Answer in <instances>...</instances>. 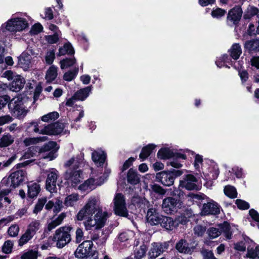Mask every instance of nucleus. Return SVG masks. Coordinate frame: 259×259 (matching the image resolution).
<instances>
[{"label":"nucleus","instance_id":"nucleus-1","mask_svg":"<svg viewBox=\"0 0 259 259\" xmlns=\"http://www.w3.org/2000/svg\"><path fill=\"white\" fill-rule=\"evenodd\" d=\"M109 215L107 211H103L99 199L92 196L78 212L76 218L78 221L84 220L83 224L87 231L98 230L105 226Z\"/></svg>","mask_w":259,"mask_h":259},{"label":"nucleus","instance_id":"nucleus-2","mask_svg":"<svg viewBox=\"0 0 259 259\" xmlns=\"http://www.w3.org/2000/svg\"><path fill=\"white\" fill-rule=\"evenodd\" d=\"M235 230H237L238 229L234 226H231L228 223L225 222L223 224L219 225L218 228H209L207 231V233L210 239H214L219 237L222 232H223L226 239H230L232 234L234 232Z\"/></svg>","mask_w":259,"mask_h":259},{"label":"nucleus","instance_id":"nucleus-3","mask_svg":"<svg viewBox=\"0 0 259 259\" xmlns=\"http://www.w3.org/2000/svg\"><path fill=\"white\" fill-rule=\"evenodd\" d=\"M71 230L70 226H63L56 230L53 239L56 242L57 247L61 248L70 241Z\"/></svg>","mask_w":259,"mask_h":259},{"label":"nucleus","instance_id":"nucleus-4","mask_svg":"<svg viewBox=\"0 0 259 259\" xmlns=\"http://www.w3.org/2000/svg\"><path fill=\"white\" fill-rule=\"evenodd\" d=\"M28 27V23L25 19L14 16L2 25V29L17 32L23 31Z\"/></svg>","mask_w":259,"mask_h":259},{"label":"nucleus","instance_id":"nucleus-5","mask_svg":"<svg viewBox=\"0 0 259 259\" xmlns=\"http://www.w3.org/2000/svg\"><path fill=\"white\" fill-rule=\"evenodd\" d=\"M33 124H34V132L42 135H58L63 132V130L65 128V125L60 122L48 124L41 129L39 128L37 123H33Z\"/></svg>","mask_w":259,"mask_h":259},{"label":"nucleus","instance_id":"nucleus-6","mask_svg":"<svg viewBox=\"0 0 259 259\" xmlns=\"http://www.w3.org/2000/svg\"><path fill=\"white\" fill-rule=\"evenodd\" d=\"M11 113L15 117L20 118L27 113L22 98L19 97L13 98L8 104Z\"/></svg>","mask_w":259,"mask_h":259},{"label":"nucleus","instance_id":"nucleus-7","mask_svg":"<svg viewBox=\"0 0 259 259\" xmlns=\"http://www.w3.org/2000/svg\"><path fill=\"white\" fill-rule=\"evenodd\" d=\"M182 174V171L175 170L173 171H162L156 174V179L165 186H170L173 185L175 178Z\"/></svg>","mask_w":259,"mask_h":259},{"label":"nucleus","instance_id":"nucleus-8","mask_svg":"<svg viewBox=\"0 0 259 259\" xmlns=\"http://www.w3.org/2000/svg\"><path fill=\"white\" fill-rule=\"evenodd\" d=\"M58 149L59 147L56 142H49L40 149V156L44 159H47L50 161L52 160L57 157L56 151Z\"/></svg>","mask_w":259,"mask_h":259},{"label":"nucleus","instance_id":"nucleus-9","mask_svg":"<svg viewBox=\"0 0 259 259\" xmlns=\"http://www.w3.org/2000/svg\"><path fill=\"white\" fill-rule=\"evenodd\" d=\"M182 204L180 200L171 197H167L163 200L162 208L167 214H171L180 208Z\"/></svg>","mask_w":259,"mask_h":259},{"label":"nucleus","instance_id":"nucleus-10","mask_svg":"<svg viewBox=\"0 0 259 259\" xmlns=\"http://www.w3.org/2000/svg\"><path fill=\"white\" fill-rule=\"evenodd\" d=\"M26 172L23 170H18L12 172L7 179H3L1 185L3 186L7 181L11 182L10 187L15 188L18 186L25 180Z\"/></svg>","mask_w":259,"mask_h":259},{"label":"nucleus","instance_id":"nucleus-11","mask_svg":"<svg viewBox=\"0 0 259 259\" xmlns=\"http://www.w3.org/2000/svg\"><path fill=\"white\" fill-rule=\"evenodd\" d=\"M113 201L115 214L123 217L127 216V210L124 196L120 193L116 194Z\"/></svg>","mask_w":259,"mask_h":259},{"label":"nucleus","instance_id":"nucleus-12","mask_svg":"<svg viewBox=\"0 0 259 259\" xmlns=\"http://www.w3.org/2000/svg\"><path fill=\"white\" fill-rule=\"evenodd\" d=\"M47 178L46 182V187L47 190L53 193L56 190L57 180L59 176V172L55 168H50L47 171Z\"/></svg>","mask_w":259,"mask_h":259},{"label":"nucleus","instance_id":"nucleus-13","mask_svg":"<svg viewBox=\"0 0 259 259\" xmlns=\"http://www.w3.org/2000/svg\"><path fill=\"white\" fill-rule=\"evenodd\" d=\"M64 177L68 184L72 187L76 186L83 179L82 171L80 170L72 171V169H67Z\"/></svg>","mask_w":259,"mask_h":259},{"label":"nucleus","instance_id":"nucleus-14","mask_svg":"<svg viewBox=\"0 0 259 259\" xmlns=\"http://www.w3.org/2000/svg\"><path fill=\"white\" fill-rule=\"evenodd\" d=\"M93 242L90 240L83 241L77 248L75 255L76 257L83 258L90 255Z\"/></svg>","mask_w":259,"mask_h":259},{"label":"nucleus","instance_id":"nucleus-15","mask_svg":"<svg viewBox=\"0 0 259 259\" xmlns=\"http://www.w3.org/2000/svg\"><path fill=\"white\" fill-rule=\"evenodd\" d=\"M83 154L80 153L67 160L64 163V166L67 169H72V171L79 170V168L83 163Z\"/></svg>","mask_w":259,"mask_h":259},{"label":"nucleus","instance_id":"nucleus-16","mask_svg":"<svg viewBox=\"0 0 259 259\" xmlns=\"http://www.w3.org/2000/svg\"><path fill=\"white\" fill-rule=\"evenodd\" d=\"M34 54L33 51L30 49H27L23 52L18 58V65L24 70H27L30 67L31 55Z\"/></svg>","mask_w":259,"mask_h":259},{"label":"nucleus","instance_id":"nucleus-17","mask_svg":"<svg viewBox=\"0 0 259 259\" xmlns=\"http://www.w3.org/2000/svg\"><path fill=\"white\" fill-rule=\"evenodd\" d=\"M157 156L161 159H166L172 157L181 158L182 159L186 158V155L179 153L174 152L168 148H161L158 152Z\"/></svg>","mask_w":259,"mask_h":259},{"label":"nucleus","instance_id":"nucleus-18","mask_svg":"<svg viewBox=\"0 0 259 259\" xmlns=\"http://www.w3.org/2000/svg\"><path fill=\"white\" fill-rule=\"evenodd\" d=\"M181 223L179 218L173 219L172 218L162 215L159 224L162 228L171 231L176 229Z\"/></svg>","mask_w":259,"mask_h":259},{"label":"nucleus","instance_id":"nucleus-19","mask_svg":"<svg viewBox=\"0 0 259 259\" xmlns=\"http://www.w3.org/2000/svg\"><path fill=\"white\" fill-rule=\"evenodd\" d=\"M220 206L212 200L206 203H204L201 210V214L202 215H215L220 213Z\"/></svg>","mask_w":259,"mask_h":259},{"label":"nucleus","instance_id":"nucleus-20","mask_svg":"<svg viewBox=\"0 0 259 259\" xmlns=\"http://www.w3.org/2000/svg\"><path fill=\"white\" fill-rule=\"evenodd\" d=\"M196 178L192 175H187L183 180L180 181L179 188H185V189L192 190L197 189Z\"/></svg>","mask_w":259,"mask_h":259},{"label":"nucleus","instance_id":"nucleus-21","mask_svg":"<svg viewBox=\"0 0 259 259\" xmlns=\"http://www.w3.org/2000/svg\"><path fill=\"white\" fill-rule=\"evenodd\" d=\"M167 247L168 244L166 243H153L148 252L149 258H155L162 253L164 249L167 248Z\"/></svg>","mask_w":259,"mask_h":259},{"label":"nucleus","instance_id":"nucleus-22","mask_svg":"<svg viewBox=\"0 0 259 259\" xmlns=\"http://www.w3.org/2000/svg\"><path fill=\"white\" fill-rule=\"evenodd\" d=\"M242 11L240 7L234 8L228 14L227 21L229 25H236L242 16Z\"/></svg>","mask_w":259,"mask_h":259},{"label":"nucleus","instance_id":"nucleus-23","mask_svg":"<svg viewBox=\"0 0 259 259\" xmlns=\"http://www.w3.org/2000/svg\"><path fill=\"white\" fill-rule=\"evenodd\" d=\"M162 217L156 209L152 208L147 211L146 220L151 225H157L160 223Z\"/></svg>","mask_w":259,"mask_h":259},{"label":"nucleus","instance_id":"nucleus-24","mask_svg":"<svg viewBox=\"0 0 259 259\" xmlns=\"http://www.w3.org/2000/svg\"><path fill=\"white\" fill-rule=\"evenodd\" d=\"M24 84V79L20 75H16L9 85V90L13 92H19L23 88Z\"/></svg>","mask_w":259,"mask_h":259},{"label":"nucleus","instance_id":"nucleus-25","mask_svg":"<svg viewBox=\"0 0 259 259\" xmlns=\"http://www.w3.org/2000/svg\"><path fill=\"white\" fill-rule=\"evenodd\" d=\"M92 158L96 165L100 166L105 162L106 155L104 151L99 149L92 153Z\"/></svg>","mask_w":259,"mask_h":259},{"label":"nucleus","instance_id":"nucleus-26","mask_svg":"<svg viewBox=\"0 0 259 259\" xmlns=\"http://www.w3.org/2000/svg\"><path fill=\"white\" fill-rule=\"evenodd\" d=\"M202 172L205 179L211 181L216 179L219 175V171L217 166H210L208 169L202 168Z\"/></svg>","mask_w":259,"mask_h":259},{"label":"nucleus","instance_id":"nucleus-27","mask_svg":"<svg viewBox=\"0 0 259 259\" xmlns=\"http://www.w3.org/2000/svg\"><path fill=\"white\" fill-rule=\"evenodd\" d=\"M66 217L65 213H61L57 218H53L50 222H48L47 229L51 231L57 226L62 224L63 220Z\"/></svg>","mask_w":259,"mask_h":259},{"label":"nucleus","instance_id":"nucleus-28","mask_svg":"<svg viewBox=\"0 0 259 259\" xmlns=\"http://www.w3.org/2000/svg\"><path fill=\"white\" fill-rule=\"evenodd\" d=\"M80 199L79 194L72 193L67 195L64 201V205L67 207H73L76 205L77 202Z\"/></svg>","mask_w":259,"mask_h":259},{"label":"nucleus","instance_id":"nucleus-29","mask_svg":"<svg viewBox=\"0 0 259 259\" xmlns=\"http://www.w3.org/2000/svg\"><path fill=\"white\" fill-rule=\"evenodd\" d=\"M233 62L234 61H232L227 55L225 54L217 59L215 61V64L219 68H221L223 66L230 68L229 65L232 66Z\"/></svg>","mask_w":259,"mask_h":259},{"label":"nucleus","instance_id":"nucleus-30","mask_svg":"<svg viewBox=\"0 0 259 259\" xmlns=\"http://www.w3.org/2000/svg\"><path fill=\"white\" fill-rule=\"evenodd\" d=\"M91 91V86L80 89L74 94V98H76L77 100L83 101L89 96Z\"/></svg>","mask_w":259,"mask_h":259},{"label":"nucleus","instance_id":"nucleus-31","mask_svg":"<svg viewBox=\"0 0 259 259\" xmlns=\"http://www.w3.org/2000/svg\"><path fill=\"white\" fill-rule=\"evenodd\" d=\"M28 195L31 198L36 197L39 193L40 188L38 184L34 182H29L27 184Z\"/></svg>","mask_w":259,"mask_h":259},{"label":"nucleus","instance_id":"nucleus-32","mask_svg":"<svg viewBox=\"0 0 259 259\" xmlns=\"http://www.w3.org/2000/svg\"><path fill=\"white\" fill-rule=\"evenodd\" d=\"M230 56L232 59L237 60L242 53V49L239 44H233L229 50Z\"/></svg>","mask_w":259,"mask_h":259},{"label":"nucleus","instance_id":"nucleus-33","mask_svg":"<svg viewBox=\"0 0 259 259\" xmlns=\"http://www.w3.org/2000/svg\"><path fill=\"white\" fill-rule=\"evenodd\" d=\"M103 235V232H101V235L100 232H94L91 236V239L92 240L91 241L95 242L97 244L100 246L103 245L105 243L107 238L105 236H102Z\"/></svg>","mask_w":259,"mask_h":259},{"label":"nucleus","instance_id":"nucleus-34","mask_svg":"<svg viewBox=\"0 0 259 259\" xmlns=\"http://www.w3.org/2000/svg\"><path fill=\"white\" fill-rule=\"evenodd\" d=\"M244 47L249 51H259V39H253L245 41Z\"/></svg>","mask_w":259,"mask_h":259},{"label":"nucleus","instance_id":"nucleus-35","mask_svg":"<svg viewBox=\"0 0 259 259\" xmlns=\"http://www.w3.org/2000/svg\"><path fill=\"white\" fill-rule=\"evenodd\" d=\"M259 13V9L254 6H248L244 12L243 18L244 19H250L252 17L255 16L258 17Z\"/></svg>","mask_w":259,"mask_h":259},{"label":"nucleus","instance_id":"nucleus-36","mask_svg":"<svg viewBox=\"0 0 259 259\" xmlns=\"http://www.w3.org/2000/svg\"><path fill=\"white\" fill-rule=\"evenodd\" d=\"M156 147V145L153 144H150L143 148L139 157L142 160L146 159L152 153V151Z\"/></svg>","mask_w":259,"mask_h":259},{"label":"nucleus","instance_id":"nucleus-37","mask_svg":"<svg viewBox=\"0 0 259 259\" xmlns=\"http://www.w3.org/2000/svg\"><path fill=\"white\" fill-rule=\"evenodd\" d=\"M74 53V49L69 42L65 44L63 47H60L58 53V56H63L66 54L72 55Z\"/></svg>","mask_w":259,"mask_h":259},{"label":"nucleus","instance_id":"nucleus-38","mask_svg":"<svg viewBox=\"0 0 259 259\" xmlns=\"http://www.w3.org/2000/svg\"><path fill=\"white\" fill-rule=\"evenodd\" d=\"M41 226L39 221L33 220L28 225L26 230L34 236L40 228Z\"/></svg>","mask_w":259,"mask_h":259},{"label":"nucleus","instance_id":"nucleus-39","mask_svg":"<svg viewBox=\"0 0 259 259\" xmlns=\"http://www.w3.org/2000/svg\"><path fill=\"white\" fill-rule=\"evenodd\" d=\"M127 181L132 185H136L139 183L140 177L137 171L130 169L127 174Z\"/></svg>","mask_w":259,"mask_h":259},{"label":"nucleus","instance_id":"nucleus-40","mask_svg":"<svg viewBox=\"0 0 259 259\" xmlns=\"http://www.w3.org/2000/svg\"><path fill=\"white\" fill-rule=\"evenodd\" d=\"M176 247L181 253H189L191 251V249L188 247L187 241L183 239H181L177 243Z\"/></svg>","mask_w":259,"mask_h":259},{"label":"nucleus","instance_id":"nucleus-41","mask_svg":"<svg viewBox=\"0 0 259 259\" xmlns=\"http://www.w3.org/2000/svg\"><path fill=\"white\" fill-rule=\"evenodd\" d=\"M14 141V137L11 135L7 134L4 135L0 141V147H6L12 144Z\"/></svg>","mask_w":259,"mask_h":259},{"label":"nucleus","instance_id":"nucleus-42","mask_svg":"<svg viewBox=\"0 0 259 259\" xmlns=\"http://www.w3.org/2000/svg\"><path fill=\"white\" fill-rule=\"evenodd\" d=\"M46 140H47V137L43 136L37 138H27L24 140L23 142L25 146H28Z\"/></svg>","mask_w":259,"mask_h":259},{"label":"nucleus","instance_id":"nucleus-43","mask_svg":"<svg viewBox=\"0 0 259 259\" xmlns=\"http://www.w3.org/2000/svg\"><path fill=\"white\" fill-rule=\"evenodd\" d=\"M57 75V68L54 66H51L47 71L46 75V79L48 82L53 81Z\"/></svg>","mask_w":259,"mask_h":259},{"label":"nucleus","instance_id":"nucleus-44","mask_svg":"<svg viewBox=\"0 0 259 259\" xmlns=\"http://www.w3.org/2000/svg\"><path fill=\"white\" fill-rule=\"evenodd\" d=\"M34 235L26 230L25 233L21 236L18 241V245L20 246H23L28 243L33 237Z\"/></svg>","mask_w":259,"mask_h":259},{"label":"nucleus","instance_id":"nucleus-45","mask_svg":"<svg viewBox=\"0 0 259 259\" xmlns=\"http://www.w3.org/2000/svg\"><path fill=\"white\" fill-rule=\"evenodd\" d=\"M134 232L132 231L128 230L123 232L119 235L118 240L120 242H127L132 239L134 236Z\"/></svg>","mask_w":259,"mask_h":259},{"label":"nucleus","instance_id":"nucleus-46","mask_svg":"<svg viewBox=\"0 0 259 259\" xmlns=\"http://www.w3.org/2000/svg\"><path fill=\"white\" fill-rule=\"evenodd\" d=\"M78 72V68L76 67L72 70L65 72L63 75V79L67 81L74 79Z\"/></svg>","mask_w":259,"mask_h":259},{"label":"nucleus","instance_id":"nucleus-47","mask_svg":"<svg viewBox=\"0 0 259 259\" xmlns=\"http://www.w3.org/2000/svg\"><path fill=\"white\" fill-rule=\"evenodd\" d=\"M194 165L195 169L199 171H201V169L202 170V168H205L203 163V158L201 155L199 154L195 155Z\"/></svg>","mask_w":259,"mask_h":259},{"label":"nucleus","instance_id":"nucleus-48","mask_svg":"<svg viewBox=\"0 0 259 259\" xmlns=\"http://www.w3.org/2000/svg\"><path fill=\"white\" fill-rule=\"evenodd\" d=\"M247 256L251 258H257L259 259V245L255 248L253 247H247Z\"/></svg>","mask_w":259,"mask_h":259},{"label":"nucleus","instance_id":"nucleus-49","mask_svg":"<svg viewBox=\"0 0 259 259\" xmlns=\"http://www.w3.org/2000/svg\"><path fill=\"white\" fill-rule=\"evenodd\" d=\"M59 116V113L56 111H54L43 115L41 117V119L44 122H50L57 119Z\"/></svg>","mask_w":259,"mask_h":259},{"label":"nucleus","instance_id":"nucleus-50","mask_svg":"<svg viewBox=\"0 0 259 259\" xmlns=\"http://www.w3.org/2000/svg\"><path fill=\"white\" fill-rule=\"evenodd\" d=\"M225 194L230 198L237 197V193L235 187L228 185L225 187L224 189Z\"/></svg>","mask_w":259,"mask_h":259},{"label":"nucleus","instance_id":"nucleus-51","mask_svg":"<svg viewBox=\"0 0 259 259\" xmlns=\"http://www.w3.org/2000/svg\"><path fill=\"white\" fill-rule=\"evenodd\" d=\"M147 250V247L145 244L140 246L135 250V258L136 259H141L145 254Z\"/></svg>","mask_w":259,"mask_h":259},{"label":"nucleus","instance_id":"nucleus-52","mask_svg":"<svg viewBox=\"0 0 259 259\" xmlns=\"http://www.w3.org/2000/svg\"><path fill=\"white\" fill-rule=\"evenodd\" d=\"M61 35H58V33L53 34L45 36V40L49 44H54L57 43Z\"/></svg>","mask_w":259,"mask_h":259},{"label":"nucleus","instance_id":"nucleus-53","mask_svg":"<svg viewBox=\"0 0 259 259\" xmlns=\"http://www.w3.org/2000/svg\"><path fill=\"white\" fill-rule=\"evenodd\" d=\"M38 255V251L34 250H30L23 254L21 259H36Z\"/></svg>","mask_w":259,"mask_h":259},{"label":"nucleus","instance_id":"nucleus-54","mask_svg":"<svg viewBox=\"0 0 259 259\" xmlns=\"http://www.w3.org/2000/svg\"><path fill=\"white\" fill-rule=\"evenodd\" d=\"M93 180L92 179H89L87 181H85L83 184H81L79 187L78 189L83 191H87L89 190H93L94 189L93 187V185L91 183V182H93Z\"/></svg>","mask_w":259,"mask_h":259},{"label":"nucleus","instance_id":"nucleus-55","mask_svg":"<svg viewBox=\"0 0 259 259\" xmlns=\"http://www.w3.org/2000/svg\"><path fill=\"white\" fill-rule=\"evenodd\" d=\"M226 13V11L225 10L221 8H217L212 11L211 15L213 18L219 19L223 17Z\"/></svg>","mask_w":259,"mask_h":259},{"label":"nucleus","instance_id":"nucleus-56","mask_svg":"<svg viewBox=\"0 0 259 259\" xmlns=\"http://www.w3.org/2000/svg\"><path fill=\"white\" fill-rule=\"evenodd\" d=\"M13 245L14 243L12 241L7 240L5 241L2 247L3 252L6 254L10 253L12 251Z\"/></svg>","mask_w":259,"mask_h":259},{"label":"nucleus","instance_id":"nucleus-57","mask_svg":"<svg viewBox=\"0 0 259 259\" xmlns=\"http://www.w3.org/2000/svg\"><path fill=\"white\" fill-rule=\"evenodd\" d=\"M90 179L93 180V181L91 182V183L93 184L94 189L97 186H100L103 184L105 181V179L103 178L101 176H96L95 177H92L90 178Z\"/></svg>","mask_w":259,"mask_h":259},{"label":"nucleus","instance_id":"nucleus-58","mask_svg":"<svg viewBox=\"0 0 259 259\" xmlns=\"http://www.w3.org/2000/svg\"><path fill=\"white\" fill-rule=\"evenodd\" d=\"M11 191V189H3L0 191V196L2 197L3 200V202L4 203H6V204H9L11 203L10 199L6 196L9 193H10Z\"/></svg>","mask_w":259,"mask_h":259},{"label":"nucleus","instance_id":"nucleus-59","mask_svg":"<svg viewBox=\"0 0 259 259\" xmlns=\"http://www.w3.org/2000/svg\"><path fill=\"white\" fill-rule=\"evenodd\" d=\"M75 63L74 58L65 59L60 61L61 68L64 69L72 66Z\"/></svg>","mask_w":259,"mask_h":259},{"label":"nucleus","instance_id":"nucleus-60","mask_svg":"<svg viewBox=\"0 0 259 259\" xmlns=\"http://www.w3.org/2000/svg\"><path fill=\"white\" fill-rule=\"evenodd\" d=\"M19 227L18 225L14 224L9 227L8 233L11 237H16L18 235L19 232Z\"/></svg>","mask_w":259,"mask_h":259},{"label":"nucleus","instance_id":"nucleus-61","mask_svg":"<svg viewBox=\"0 0 259 259\" xmlns=\"http://www.w3.org/2000/svg\"><path fill=\"white\" fill-rule=\"evenodd\" d=\"M46 202L47 199L46 198L39 199L38 202L35 205V206L33 210V212L35 213H37L38 212L41 210L44 205Z\"/></svg>","mask_w":259,"mask_h":259},{"label":"nucleus","instance_id":"nucleus-62","mask_svg":"<svg viewBox=\"0 0 259 259\" xmlns=\"http://www.w3.org/2000/svg\"><path fill=\"white\" fill-rule=\"evenodd\" d=\"M150 187L153 192L161 195H164L166 192L165 190L158 184L151 185Z\"/></svg>","mask_w":259,"mask_h":259},{"label":"nucleus","instance_id":"nucleus-63","mask_svg":"<svg viewBox=\"0 0 259 259\" xmlns=\"http://www.w3.org/2000/svg\"><path fill=\"white\" fill-rule=\"evenodd\" d=\"M55 59V51L53 50H50L46 53L45 57V60L47 64H51Z\"/></svg>","mask_w":259,"mask_h":259},{"label":"nucleus","instance_id":"nucleus-64","mask_svg":"<svg viewBox=\"0 0 259 259\" xmlns=\"http://www.w3.org/2000/svg\"><path fill=\"white\" fill-rule=\"evenodd\" d=\"M193 230L196 236L201 237L205 232L206 228L205 227H203L201 225H197L194 228Z\"/></svg>","mask_w":259,"mask_h":259}]
</instances>
